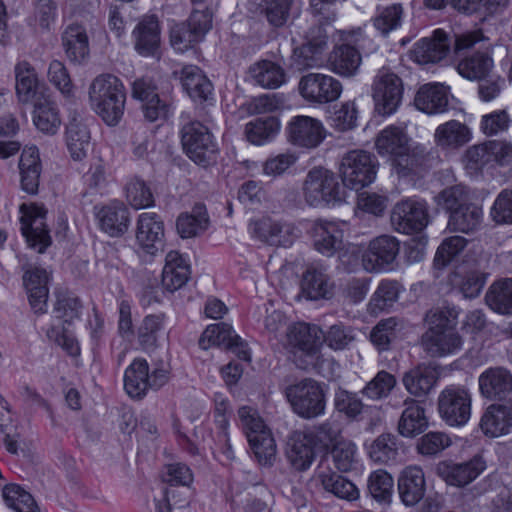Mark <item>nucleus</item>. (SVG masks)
Masks as SVG:
<instances>
[{
	"label": "nucleus",
	"instance_id": "f257e3e1",
	"mask_svg": "<svg viewBox=\"0 0 512 512\" xmlns=\"http://www.w3.org/2000/svg\"><path fill=\"white\" fill-rule=\"evenodd\" d=\"M92 110L108 125L115 126L121 120L126 102L122 81L113 74H100L88 88Z\"/></svg>",
	"mask_w": 512,
	"mask_h": 512
},
{
	"label": "nucleus",
	"instance_id": "f03ea898",
	"mask_svg": "<svg viewBox=\"0 0 512 512\" xmlns=\"http://www.w3.org/2000/svg\"><path fill=\"white\" fill-rule=\"evenodd\" d=\"M301 190L305 203L311 207L334 206L344 199V189L337 175L322 166L308 171Z\"/></svg>",
	"mask_w": 512,
	"mask_h": 512
},
{
	"label": "nucleus",
	"instance_id": "7ed1b4c3",
	"mask_svg": "<svg viewBox=\"0 0 512 512\" xmlns=\"http://www.w3.org/2000/svg\"><path fill=\"white\" fill-rule=\"evenodd\" d=\"M430 327L422 336L424 350L432 357H444L461 350L463 339L445 311H436L429 317Z\"/></svg>",
	"mask_w": 512,
	"mask_h": 512
},
{
	"label": "nucleus",
	"instance_id": "20e7f679",
	"mask_svg": "<svg viewBox=\"0 0 512 512\" xmlns=\"http://www.w3.org/2000/svg\"><path fill=\"white\" fill-rule=\"evenodd\" d=\"M292 411L302 419L311 420L325 413L326 393L321 383L304 378L285 389Z\"/></svg>",
	"mask_w": 512,
	"mask_h": 512
},
{
	"label": "nucleus",
	"instance_id": "39448f33",
	"mask_svg": "<svg viewBox=\"0 0 512 512\" xmlns=\"http://www.w3.org/2000/svg\"><path fill=\"white\" fill-rule=\"evenodd\" d=\"M377 169L378 161L372 153L352 150L342 157L339 174L345 186L358 190L375 180Z\"/></svg>",
	"mask_w": 512,
	"mask_h": 512
},
{
	"label": "nucleus",
	"instance_id": "423d86ee",
	"mask_svg": "<svg viewBox=\"0 0 512 512\" xmlns=\"http://www.w3.org/2000/svg\"><path fill=\"white\" fill-rule=\"evenodd\" d=\"M472 396L470 391L457 385L444 388L438 396V411L450 426H462L471 416Z\"/></svg>",
	"mask_w": 512,
	"mask_h": 512
},
{
	"label": "nucleus",
	"instance_id": "0eeeda50",
	"mask_svg": "<svg viewBox=\"0 0 512 512\" xmlns=\"http://www.w3.org/2000/svg\"><path fill=\"white\" fill-rule=\"evenodd\" d=\"M372 96L379 114L385 116L394 113L403 96L402 80L389 69L381 68L374 78Z\"/></svg>",
	"mask_w": 512,
	"mask_h": 512
},
{
	"label": "nucleus",
	"instance_id": "6e6552de",
	"mask_svg": "<svg viewBox=\"0 0 512 512\" xmlns=\"http://www.w3.org/2000/svg\"><path fill=\"white\" fill-rule=\"evenodd\" d=\"M182 145L198 164L206 165L214 160L216 145L209 130L200 122H190L182 128Z\"/></svg>",
	"mask_w": 512,
	"mask_h": 512
},
{
	"label": "nucleus",
	"instance_id": "1a4fd4ad",
	"mask_svg": "<svg viewBox=\"0 0 512 512\" xmlns=\"http://www.w3.org/2000/svg\"><path fill=\"white\" fill-rule=\"evenodd\" d=\"M400 251L399 241L390 235H381L370 241L361 257V264L369 273L386 271L396 260Z\"/></svg>",
	"mask_w": 512,
	"mask_h": 512
},
{
	"label": "nucleus",
	"instance_id": "9d476101",
	"mask_svg": "<svg viewBox=\"0 0 512 512\" xmlns=\"http://www.w3.org/2000/svg\"><path fill=\"white\" fill-rule=\"evenodd\" d=\"M298 90L307 102L325 104L340 97L342 84L330 75L308 73L301 77Z\"/></svg>",
	"mask_w": 512,
	"mask_h": 512
},
{
	"label": "nucleus",
	"instance_id": "9b49d317",
	"mask_svg": "<svg viewBox=\"0 0 512 512\" xmlns=\"http://www.w3.org/2000/svg\"><path fill=\"white\" fill-rule=\"evenodd\" d=\"M287 140L293 146L305 149L318 147L326 136L322 122L316 118L298 115L291 118L286 126Z\"/></svg>",
	"mask_w": 512,
	"mask_h": 512
},
{
	"label": "nucleus",
	"instance_id": "f8f14e48",
	"mask_svg": "<svg viewBox=\"0 0 512 512\" xmlns=\"http://www.w3.org/2000/svg\"><path fill=\"white\" fill-rule=\"evenodd\" d=\"M344 222L315 220L310 228L314 248L321 254L331 257L345 247Z\"/></svg>",
	"mask_w": 512,
	"mask_h": 512
},
{
	"label": "nucleus",
	"instance_id": "ddd939ff",
	"mask_svg": "<svg viewBox=\"0 0 512 512\" xmlns=\"http://www.w3.org/2000/svg\"><path fill=\"white\" fill-rule=\"evenodd\" d=\"M391 222L398 232H419L428 223V214L422 202L406 199L398 202L391 214Z\"/></svg>",
	"mask_w": 512,
	"mask_h": 512
},
{
	"label": "nucleus",
	"instance_id": "4468645a",
	"mask_svg": "<svg viewBox=\"0 0 512 512\" xmlns=\"http://www.w3.org/2000/svg\"><path fill=\"white\" fill-rule=\"evenodd\" d=\"M252 234L260 241L274 246H290L300 236L299 229L292 223L262 218L250 224Z\"/></svg>",
	"mask_w": 512,
	"mask_h": 512
},
{
	"label": "nucleus",
	"instance_id": "2eb2a0df",
	"mask_svg": "<svg viewBox=\"0 0 512 512\" xmlns=\"http://www.w3.org/2000/svg\"><path fill=\"white\" fill-rule=\"evenodd\" d=\"M136 242L147 254L155 255L162 250L164 241V223L154 212H143L137 219Z\"/></svg>",
	"mask_w": 512,
	"mask_h": 512
},
{
	"label": "nucleus",
	"instance_id": "dca6fc26",
	"mask_svg": "<svg viewBox=\"0 0 512 512\" xmlns=\"http://www.w3.org/2000/svg\"><path fill=\"white\" fill-rule=\"evenodd\" d=\"M46 210L37 205H32L21 218L22 233L30 247L43 253L51 244V237L45 224Z\"/></svg>",
	"mask_w": 512,
	"mask_h": 512
},
{
	"label": "nucleus",
	"instance_id": "f3484780",
	"mask_svg": "<svg viewBox=\"0 0 512 512\" xmlns=\"http://www.w3.org/2000/svg\"><path fill=\"white\" fill-rule=\"evenodd\" d=\"M132 97L143 103L145 118L154 122L167 116V105L162 102L157 93V86L151 78L142 77L132 84Z\"/></svg>",
	"mask_w": 512,
	"mask_h": 512
},
{
	"label": "nucleus",
	"instance_id": "a211bd4d",
	"mask_svg": "<svg viewBox=\"0 0 512 512\" xmlns=\"http://www.w3.org/2000/svg\"><path fill=\"white\" fill-rule=\"evenodd\" d=\"M449 50L448 34L442 29H437L431 37L423 38L415 43L410 55L419 64L436 63L444 59Z\"/></svg>",
	"mask_w": 512,
	"mask_h": 512
},
{
	"label": "nucleus",
	"instance_id": "6ab92c4d",
	"mask_svg": "<svg viewBox=\"0 0 512 512\" xmlns=\"http://www.w3.org/2000/svg\"><path fill=\"white\" fill-rule=\"evenodd\" d=\"M480 428L488 437L507 435L512 429V400L489 405L481 417Z\"/></svg>",
	"mask_w": 512,
	"mask_h": 512
},
{
	"label": "nucleus",
	"instance_id": "aec40b11",
	"mask_svg": "<svg viewBox=\"0 0 512 512\" xmlns=\"http://www.w3.org/2000/svg\"><path fill=\"white\" fill-rule=\"evenodd\" d=\"M49 275L43 268L29 265L23 274V284L28 294L29 302L35 313L46 311L49 295Z\"/></svg>",
	"mask_w": 512,
	"mask_h": 512
},
{
	"label": "nucleus",
	"instance_id": "412c9836",
	"mask_svg": "<svg viewBox=\"0 0 512 512\" xmlns=\"http://www.w3.org/2000/svg\"><path fill=\"white\" fill-rule=\"evenodd\" d=\"M285 454L294 469L307 470L316 455L312 436L304 431L292 432L286 442Z\"/></svg>",
	"mask_w": 512,
	"mask_h": 512
},
{
	"label": "nucleus",
	"instance_id": "4be33fe9",
	"mask_svg": "<svg viewBox=\"0 0 512 512\" xmlns=\"http://www.w3.org/2000/svg\"><path fill=\"white\" fill-rule=\"evenodd\" d=\"M478 382L482 396L490 400H501L512 393V373L504 367L485 370Z\"/></svg>",
	"mask_w": 512,
	"mask_h": 512
},
{
	"label": "nucleus",
	"instance_id": "5701e85b",
	"mask_svg": "<svg viewBox=\"0 0 512 512\" xmlns=\"http://www.w3.org/2000/svg\"><path fill=\"white\" fill-rule=\"evenodd\" d=\"M16 93L22 103H35L46 97V89L38 81L34 67L27 61L15 66Z\"/></svg>",
	"mask_w": 512,
	"mask_h": 512
},
{
	"label": "nucleus",
	"instance_id": "b1692460",
	"mask_svg": "<svg viewBox=\"0 0 512 512\" xmlns=\"http://www.w3.org/2000/svg\"><path fill=\"white\" fill-rule=\"evenodd\" d=\"M485 461L480 456L463 464H449L441 462L437 466L438 474L449 485L465 486L478 477L485 469Z\"/></svg>",
	"mask_w": 512,
	"mask_h": 512
},
{
	"label": "nucleus",
	"instance_id": "393cba45",
	"mask_svg": "<svg viewBox=\"0 0 512 512\" xmlns=\"http://www.w3.org/2000/svg\"><path fill=\"white\" fill-rule=\"evenodd\" d=\"M286 335L289 345L307 355L317 354L324 338V333L318 326L306 323H297L289 327Z\"/></svg>",
	"mask_w": 512,
	"mask_h": 512
},
{
	"label": "nucleus",
	"instance_id": "a878e982",
	"mask_svg": "<svg viewBox=\"0 0 512 512\" xmlns=\"http://www.w3.org/2000/svg\"><path fill=\"white\" fill-rule=\"evenodd\" d=\"M135 49L143 56H158L160 29L155 16H144L133 31Z\"/></svg>",
	"mask_w": 512,
	"mask_h": 512
},
{
	"label": "nucleus",
	"instance_id": "bb28decb",
	"mask_svg": "<svg viewBox=\"0 0 512 512\" xmlns=\"http://www.w3.org/2000/svg\"><path fill=\"white\" fill-rule=\"evenodd\" d=\"M425 476L419 466L406 467L398 479V491L406 506H414L425 494Z\"/></svg>",
	"mask_w": 512,
	"mask_h": 512
},
{
	"label": "nucleus",
	"instance_id": "cd10ccee",
	"mask_svg": "<svg viewBox=\"0 0 512 512\" xmlns=\"http://www.w3.org/2000/svg\"><path fill=\"white\" fill-rule=\"evenodd\" d=\"M404 410L398 421V432L404 437H415L428 427V419L424 407L415 399L404 400Z\"/></svg>",
	"mask_w": 512,
	"mask_h": 512
},
{
	"label": "nucleus",
	"instance_id": "c85d7f7f",
	"mask_svg": "<svg viewBox=\"0 0 512 512\" xmlns=\"http://www.w3.org/2000/svg\"><path fill=\"white\" fill-rule=\"evenodd\" d=\"M333 288V282L322 267L308 266L302 275L301 291L308 299L329 298Z\"/></svg>",
	"mask_w": 512,
	"mask_h": 512
},
{
	"label": "nucleus",
	"instance_id": "c756f323",
	"mask_svg": "<svg viewBox=\"0 0 512 512\" xmlns=\"http://www.w3.org/2000/svg\"><path fill=\"white\" fill-rule=\"evenodd\" d=\"M362 62L359 51L348 44L337 45L328 58L329 69L342 77H353L358 72Z\"/></svg>",
	"mask_w": 512,
	"mask_h": 512
},
{
	"label": "nucleus",
	"instance_id": "7c9ffc66",
	"mask_svg": "<svg viewBox=\"0 0 512 512\" xmlns=\"http://www.w3.org/2000/svg\"><path fill=\"white\" fill-rule=\"evenodd\" d=\"M180 80L183 88L194 101L202 103L212 97V83L199 67L184 66L181 70Z\"/></svg>",
	"mask_w": 512,
	"mask_h": 512
},
{
	"label": "nucleus",
	"instance_id": "2f4dec72",
	"mask_svg": "<svg viewBox=\"0 0 512 512\" xmlns=\"http://www.w3.org/2000/svg\"><path fill=\"white\" fill-rule=\"evenodd\" d=\"M437 379L435 368L422 364L404 373L402 383L410 395L423 397L430 393L437 383Z\"/></svg>",
	"mask_w": 512,
	"mask_h": 512
},
{
	"label": "nucleus",
	"instance_id": "473e14b6",
	"mask_svg": "<svg viewBox=\"0 0 512 512\" xmlns=\"http://www.w3.org/2000/svg\"><path fill=\"white\" fill-rule=\"evenodd\" d=\"M471 139L469 127L457 120L439 125L434 133L436 145L445 150H454L464 146Z\"/></svg>",
	"mask_w": 512,
	"mask_h": 512
},
{
	"label": "nucleus",
	"instance_id": "72a5a7b5",
	"mask_svg": "<svg viewBox=\"0 0 512 512\" xmlns=\"http://www.w3.org/2000/svg\"><path fill=\"white\" fill-rule=\"evenodd\" d=\"M189 278L190 267L185 259L177 251L168 252L162 272L163 287L174 292L183 287Z\"/></svg>",
	"mask_w": 512,
	"mask_h": 512
},
{
	"label": "nucleus",
	"instance_id": "f704fd0d",
	"mask_svg": "<svg viewBox=\"0 0 512 512\" xmlns=\"http://www.w3.org/2000/svg\"><path fill=\"white\" fill-rule=\"evenodd\" d=\"M19 172L22 190L31 195L36 194L41 174L40 158L36 147H28L22 151Z\"/></svg>",
	"mask_w": 512,
	"mask_h": 512
},
{
	"label": "nucleus",
	"instance_id": "c9c22d12",
	"mask_svg": "<svg viewBox=\"0 0 512 512\" xmlns=\"http://www.w3.org/2000/svg\"><path fill=\"white\" fill-rule=\"evenodd\" d=\"M409 137L404 128L399 126H388L381 130L375 139V148L381 156L391 158L408 151Z\"/></svg>",
	"mask_w": 512,
	"mask_h": 512
},
{
	"label": "nucleus",
	"instance_id": "e433bc0d",
	"mask_svg": "<svg viewBox=\"0 0 512 512\" xmlns=\"http://www.w3.org/2000/svg\"><path fill=\"white\" fill-rule=\"evenodd\" d=\"M65 139L70 155L76 161L84 159L91 149L90 132L82 120L76 116L66 127Z\"/></svg>",
	"mask_w": 512,
	"mask_h": 512
},
{
	"label": "nucleus",
	"instance_id": "4c0bfd02",
	"mask_svg": "<svg viewBox=\"0 0 512 512\" xmlns=\"http://www.w3.org/2000/svg\"><path fill=\"white\" fill-rule=\"evenodd\" d=\"M62 44L67 57L72 62L82 63L89 56L87 32L81 25H69L63 33Z\"/></svg>",
	"mask_w": 512,
	"mask_h": 512
},
{
	"label": "nucleus",
	"instance_id": "58836bf2",
	"mask_svg": "<svg viewBox=\"0 0 512 512\" xmlns=\"http://www.w3.org/2000/svg\"><path fill=\"white\" fill-rule=\"evenodd\" d=\"M293 0H251L250 11L262 15L274 27H282L290 16Z\"/></svg>",
	"mask_w": 512,
	"mask_h": 512
},
{
	"label": "nucleus",
	"instance_id": "ea45409f",
	"mask_svg": "<svg viewBox=\"0 0 512 512\" xmlns=\"http://www.w3.org/2000/svg\"><path fill=\"white\" fill-rule=\"evenodd\" d=\"M415 105L427 114L442 113L448 105V91L438 83L424 85L416 94Z\"/></svg>",
	"mask_w": 512,
	"mask_h": 512
},
{
	"label": "nucleus",
	"instance_id": "a19ab883",
	"mask_svg": "<svg viewBox=\"0 0 512 512\" xmlns=\"http://www.w3.org/2000/svg\"><path fill=\"white\" fill-rule=\"evenodd\" d=\"M450 282L464 297L475 298L483 289L486 276L477 268L462 265L450 276Z\"/></svg>",
	"mask_w": 512,
	"mask_h": 512
},
{
	"label": "nucleus",
	"instance_id": "79ce46f5",
	"mask_svg": "<svg viewBox=\"0 0 512 512\" xmlns=\"http://www.w3.org/2000/svg\"><path fill=\"white\" fill-rule=\"evenodd\" d=\"M33 105V122L37 129L47 135L56 134L61 126V118L55 103L46 96Z\"/></svg>",
	"mask_w": 512,
	"mask_h": 512
},
{
	"label": "nucleus",
	"instance_id": "37998d69",
	"mask_svg": "<svg viewBox=\"0 0 512 512\" xmlns=\"http://www.w3.org/2000/svg\"><path fill=\"white\" fill-rule=\"evenodd\" d=\"M209 226V217L206 207L202 204H196L190 212L179 215L176 227L182 238H191L198 236L207 230Z\"/></svg>",
	"mask_w": 512,
	"mask_h": 512
},
{
	"label": "nucleus",
	"instance_id": "c03bdc74",
	"mask_svg": "<svg viewBox=\"0 0 512 512\" xmlns=\"http://www.w3.org/2000/svg\"><path fill=\"white\" fill-rule=\"evenodd\" d=\"M317 478L325 491L334 494L338 498L355 501L360 496L356 485L336 472L330 470L321 471Z\"/></svg>",
	"mask_w": 512,
	"mask_h": 512
},
{
	"label": "nucleus",
	"instance_id": "a18cd8bd",
	"mask_svg": "<svg viewBox=\"0 0 512 512\" xmlns=\"http://www.w3.org/2000/svg\"><path fill=\"white\" fill-rule=\"evenodd\" d=\"M148 363L144 359H135L126 369L124 388L132 398H141L149 389Z\"/></svg>",
	"mask_w": 512,
	"mask_h": 512
},
{
	"label": "nucleus",
	"instance_id": "49530a36",
	"mask_svg": "<svg viewBox=\"0 0 512 512\" xmlns=\"http://www.w3.org/2000/svg\"><path fill=\"white\" fill-rule=\"evenodd\" d=\"M249 73L256 84L267 89H276L285 82L284 69L268 60H262L249 68Z\"/></svg>",
	"mask_w": 512,
	"mask_h": 512
},
{
	"label": "nucleus",
	"instance_id": "de8ad7c7",
	"mask_svg": "<svg viewBox=\"0 0 512 512\" xmlns=\"http://www.w3.org/2000/svg\"><path fill=\"white\" fill-rule=\"evenodd\" d=\"M102 229L110 236H120L129 226V212L123 204H112L99 212Z\"/></svg>",
	"mask_w": 512,
	"mask_h": 512
},
{
	"label": "nucleus",
	"instance_id": "09e8293b",
	"mask_svg": "<svg viewBox=\"0 0 512 512\" xmlns=\"http://www.w3.org/2000/svg\"><path fill=\"white\" fill-rule=\"evenodd\" d=\"M241 339L235 334L233 328L227 323H218L209 325L201 335L199 345L202 349H208L210 346L224 345L228 348L238 347Z\"/></svg>",
	"mask_w": 512,
	"mask_h": 512
},
{
	"label": "nucleus",
	"instance_id": "8fccbe9b",
	"mask_svg": "<svg viewBox=\"0 0 512 512\" xmlns=\"http://www.w3.org/2000/svg\"><path fill=\"white\" fill-rule=\"evenodd\" d=\"M485 299L493 311L503 315L512 314V279L494 282L489 287Z\"/></svg>",
	"mask_w": 512,
	"mask_h": 512
},
{
	"label": "nucleus",
	"instance_id": "3c124183",
	"mask_svg": "<svg viewBox=\"0 0 512 512\" xmlns=\"http://www.w3.org/2000/svg\"><path fill=\"white\" fill-rule=\"evenodd\" d=\"M330 457L336 470L350 472L358 464L357 446L351 440L340 439L332 445Z\"/></svg>",
	"mask_w": 512,
	"mask_h": 512
},
{
	"label": "nucleus",
	"instance_id": "603ef678",
	"mask_svg": "<svg viewBox=\"0 0 512 512\" xmlns=\"http://www.w3.org/2000/svg\"><path fill=\"white\" fill-rule=\"evenodd\" d=\"M280 122L276 117L255 119L245 126V134L249 142L262 145L273 139L279 132Z\"/></svg>",
	"mask_w": 512,
	"mask_h": 512
},
{
	"label": "nucleus",
	"instance_id": "864d4df0",
	"mask_svg": "<svg viewBox=\"0 0 512 512\" xmlns=\"http://www.w3.org/2000/svg\"><path fill=\"white\" fill-rule=\"evenodd\" d=\"M481 217V208L473 204H467L451 213L448 227L452 231L469 233L479 226Z\"/></svg>",
	"mask_w": 512,
	"mask_h": 512
},
{
	"label": "nucleus",
	"instance_id": "5fc2aeb1",
	"mask_svg": "<svg viewBox=\"0 0 512 512\" xmlns=\"http://www.w3.org/2000/svg\"><path fill=\"white\" fill-rule=\"evenodd\" d=\"M492 67V58L487 53L478 52L460 61L457 70L463 77L477 80L486 77Z\"/></svg>",
	"mask_w": 512,
	"mask_h": 512
},
{
	"label": "nucleus",
	"instance_id": "6e6d98bb",
	"mask_svg": "<svg viewBox=\"0 0 512 512\" xmlns=\"http://www.w3.org/2000/svg\"><path fill=\"white\" fill-rule=\"evenodd\" d=\"M370 458L380 464H387L398 455V439L395 435L384 433L379 435L369 446Z\"/></svg>",
	"mask_w": 512,
	"mask_h": 512
},
{
	"label": "nucleus",
	"instance_id": "4d7b16f0",
	"mask_svg": "<svg viewBox=\"0 0 512 512\" xmlns=\"http://www.w3.org/2000/svg\"><path fill=\"white\" fill-rule=\"evenodd\" d=\"M2 495L6 504L16 512H38V507L31 494L18 485H6Z\"/></svg>",
	"mask_w": 512,
	"mask_h": 512
},
{
	"label": "nucleus",
	"instance_id": "13d9d810",
	"mask_svg": "<svg viewBox=\"0 0 512 512\" xmlns=\"http://www.w3.org/2000/svg\"><path fill=\"white\" fill-rule=\"evenodd\" d=\"M397 384L396 377L385 371H379L362 390V394L371 400H381L390 395Z\"/></svg>",
	"mask_w": 512,
	"mask_h": 512
},
{
	"label": "nucleus",
	"instance_id": "bf43d9fd",
	"mask_svg": "<svg viewBox=\"0 0 512 512\" xmlns=\"http://www.w3.org/2000/svg\"><path fill=\"white\" fill-rule=\"evenodd\" d=\"M82 305L78 298L65 297L59 299L53 311L54 321L52 324L59 325V329L70 327L75 320H78Z\"/></svg>",
	"mask_w": 512,
	"mask_h": 512
},
{
	"label": "nucleus",
	"instance_id": "052dcab7",
	"mask_svg": "<svg viewBox=\"0 0 512 512\" xmlns=\"http://www.w3.org/2000/svg\"><path fill=\"white\" fill-rule=\"evenodd\" d=\"M248 442L261 465H271L276 458V443L271 434L267 431L248 438Z\"/></svg>",
	"mask_w": 512,
	"mask_h": 512
},
{
	"label": "nucleus",
	"instance_id": "680f3d73",
	"mask_svg": "<svg viewBox=\"0 0 512 512\" xmlns=\"http://www.w3.org/2000/svg\"><path fill=\"white\" fill-rule=\"evenodd\" d=\"M321 45L314 47L310 43L306 42L300 47L294 49L293 52V63L298 70H308L316 67H320L323 63L322 60Z\"/></svg>",
	"mask_w": 512,
	"mask_h": 512
},
{
	"label": "nucleus",
	"instance_id": "e2e57ef3",
	"mask_svg": "<svg viewBox=\"0 0 512 512\" xmlns=\"http://www.w3.org/2000/svg\"><path fill=\"white\" fill-rule=\"evenodd\" d=\"M126 198L128 203L137 210L154 205V197L150 188L140 179H133L128 183Z\"/></svg>",
	"mask_w": 512,
	"mask_h": 512
},
{
	"label": "nucleus",
	"instance_id": "0e129e2a",
	"mask_svg": "<svg viewBox=\"0 0 512 512\" xmlns=\"http://www.w3.org/2000/svg\"><path fill=\"white\" fill-rule=\"evenodd\" d=\"M164 328V318L162 315L146 316L138 327V340L144 347H153L156 345L159 334Z\"/></svg>",
	"mask_w": 512,
	"mask_h": 512
},
{
	"label": "nucleus",
	"instance_id": "69168bd1",
	"mask_svg": "<svg viewBox=\"0 0 512 512\" xmlns=\"http://www.w3.org/2000/svg\"><path fill=\"white\" fill-rule=\"evenodd\" d=\"M468 199V191L460 184L445 188L435 197L437 204L451 213L467 205Z\"/></svg>",
	"mask_w": 512,
	"mask_h": 512
},
{
	"label": "nucleus",
	"instance_id": "338daca9",
	"mask_svg": "<svg viewBox=\"0 0 512 512\" xmlns=\"http://www.w3.org/2000/svg\"><path fill=\"white\" fill-rule=\"evenodd\" d=\"M238 417L247 439L252 437V435L255 436L270 430L259 415L257 409L251 406L240 407Z\"/></svg>",
	"mask_w": 512,
	"mask_h": 512
},
{
	"label": "nucleus",
	"instance_id": "774afa93",
	"mask_svg": "<svg viewBox=\"0 0 512 512\" xmlns=\"http://www.w3.org/2000/svg\"><path fill=\"white\" fill-rule=\"evenodd\" d=\"M451 439L443 432H429L417 442V451L425 456H434L451 445Z\"/></svg>",
	"mask_w": 512,
	"mask_h": 512
}]
</instances>
